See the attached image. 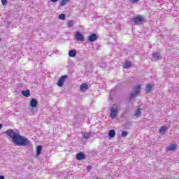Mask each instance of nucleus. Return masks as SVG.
Returning a JSON list of instances; mask_svg holds the SVG:
<instances>
[{"instance_id": "obj_9", "label": "nucleus", "mask_w": 179, "mask_h": 179, "mask_svg": "<svg viewBox=\"0 0 179 179\" xmlns=\"http://www.w3.org/2000/svg\"><path fill=\"white\" fill-rule=\"evenodd\" d=\"M38 105V102L37 101V99H31V101H30L31 107H32L33 108H36Z\"/></svg>"}, {"instance_id": "obj_17", "label": "nucleus", "mask_w": 179, "mask_h": 179, "mask_svg": "<svg viewBox=\"0 0 179 179\" xmlns=\"http://www.w3.org/2000/svg\"><path fill=\"white\" fill-rule=\"evenodd\" d=\"M176 149H177V146L176 145V144H172L167 148V150H171L172 152H174Z\"/></svg>"}, {"instance_id": "obj_26", "label": "nucleus", "mask_w": 179, "mask_h": 179, "mask_svg": "<svg viewBox=\"0 0 179 179\" xmlns=\"http://www.w3.org/2000/svg\"><path fill=\"white\" fill-rule=\"evenodd\" d=\"M1 3L3 6H6V5L8 4V1L7 0H1Z\"/></svg>"}, {"instance_id": "obj_34", "label": "nucleus", "mask_w": 179, "mask_h": 179, "mask_svg": "<svg viewBox=\"0 0 179 179\" xmlns=\"http://www.w3.org/2000/svg\"><path fill=\"white\" fill-rule=\"evenodd\" d=\"M22 1H24V0H22Z\"/></svg>"}, {"instance_id": "obj_29", "label": "nucleus", "mask_w": 179, "mask_h": 179, "mask_svg": "<svg viewBox=\"0 0 179 179\" xmlns=\"http://www.w3.org/2000/svg\"><path fill=\"white\" fill-rule=\"evenodd\" d=\"M131 127H132V124L129 123V125H128L127 128H131Z\"/></svg>"}, {"instance_id": "obj_8", "label": "nucleus", "mask_w": 179, "mask_h": 179, "mask_svg": "<svg viewBox=\"0 0 179 179\" xmlns=\"http://www.w3.org/2000/svg\"><path fill=\"white\" fill-rule=\"evenodd\" d=\"M88 40L89 41H90L91 43H93L94 41H96V40H97V34H92L91 35H90L88 36Z\"/></svg>"}, {"instance_id": "obj_22", "label": "nucleus", "mask_w": 179, "mask_h": 179, "mask_svg": "<svg viewBox=\"0 0 179 179\" xmlns=\"http://www.w3.org/2000/svg\"><path fill=\"white\" fill-rule=\"evenodd\" d=\"M69 1V0H62L60 2L61 6H65V5H66V3H68Z\"/></svg>"}, {"instance_id": "obj_11", "label": "nucleus", "mask_w": 179, "mask_h": 179, "mask_svg": "<svg viewBox=\"0 0 179 179\" xmlns=\"http://www.w3.org/2000/svg\"><path fill=\"white\" fill-rule=\"evenodd\" d=\"M169 129V127L167 126H162L160 129L159 130V134H162V135H164L166 134V131Z\"/></svg>"}, {"instance_id": "obj_13", "label": "nucleus", "mask_w": 179, "mask_h": 179, "mask_svg": "<svg viewBox=\"0 0 179 179\" xmlns=\"http://www.w3.org/2000/svg\"><path fill=\"white\" fill-rule=\"evenodd\" d=\"M132 65V63L131 62L127 61L123 64V68L124 69H128V68H131V66Z\"/></svg>"}, {"instance_id": "obj_7", "label": "nucleus", "mask_w": 179, "mask_h": 179, "mask_svg": "<svg viewBox=\"0 0 179 179\" xmlns=\"http://www.w3.org/2000/svg\"><path fill=\"white\" fill-rule=\"evenodd\" d=\"M152 58L155 61H158L159 59H162V55L159 52H154Z\"/></svg>"}, {"instance_id": "obj_32", "label": "nucleus", "mask_w": 179, "mask_h": 179, "mask_svg": "<svg viewBox=\"0 0 179 179\" xmlns=\"http://www.w3.org/2000/svg\"><path fill=\"white\" fill-rule=\"evenodd\" d=\"M2 128V124H0V129Z\"/></svg>"}, {"instance_id": "obj_4", "label": "nucleus", "mask_w": 179, "mask_h": 179, "mask_svg": "<svg viewBox=\"0 0 179 179\" xmlns=\"http://www.w3.org/2000/svg\"><path fill=\"white\" fill-rule=\"evenodd\" d=\"M141 92V85L134 87L133 93L130 94V99H134Z\"/></svg>"}, {"instance_id": "obj_14", "label": "nucleus", "mask_w": 179, "mask_h": 179, "mask_svg": "<svg viewBox=\"0 0 179 179\" xmlns=\"http://www.w3.org/2000/svg\"><path fill=\"white\" fill-rule=\"evenodd\" d=\"M69 57H71V58H74V57H76V50H71L69 52Z\"/></svg>"}, {"instance_id": "obj_30", "label": "nucleus", "mask_w": 179, "mask_h": 179, "mask_svg": "<svg viewBox=\"0 0 179 179\" xmlns=\"http://www.w3.org/2000/svg\"><path fill=\"white\" fill-rule=\"evenodd\" d=\"M0 179H5V176H0Z\"/></svg>"}, {"instance_id": "obj_12", "label": "nucleus", "mask_w": 179, "mask_h": 179, "mask_svg": "<svg viewBox=\"0 0 179 179\" xmlns=\"http://www.w3.org/2000/svg\"><path fill=\"white\" fill-rule=\"evenodd\" d=\"M88 89H89V85H87V84L86 83H83L80 85L81 92H86V90H87Z\"/></svg>"}, {"instance_id": "obj_15", "label": "nucleus", "mask_w": 179, "mask_h": 179, "mask_svg": "<svg viewBox=\"0 0 179 179\" xmlns=\"http://www.w3.org/2000/svg\"><path fill=\"white\" fill-rule=\"evenodd\" d=\"M22 96H24V97H30V90H27L26 91L23 90L22 91Z\"/></svg>"}, {"instance_id": "obj_24", "label": "nucleus", "mask_w": 179, "mask_h": 179, "mask_svg": "<svg viewBox=\"0 0 179 179\" xmlns=\"http://www.w3.org/2000/svg\"><path fill=\"white\" fill-rule=\"evenodd\" d=\"M65 17H66L65 14H60L59 15V19H60V20H65Z\"/></svg>"}, {"instance_id": "obj_27", "label": "nucleus", "mask_w": 179, "mask_h": 179, "mask_svg": "<svg viewBox=\"0 0 179 179\" xmlns=\"http://www.w3.org/2000/svg\"><path fill=\"white\" fill-rule=\"evenodd\" d=\"M87 170L90 171V170H92V167L90 166H87Z\"/></svg>"}, {"instance_id": "obj_20", "label": "nucleus", "mask_w": 179, "mask_h": 179, "mask_svg": "<svg viewBox=\"0 0 179 179\" xmlns=\"http://www.w3.org/2000/svg\"><path fill=\"white\" fill-rule=\"evenodd\" d=\"M152 90H153V86H152L150 84H148L145 87V91L147 93H149V92H152Z\"/></svg>"}, {"instance_id": "obj_10", "label": "nucleus", "mask_w": 179, "mask_h": 179, "mask_svg": "<svg viewBox=\"0 0 179 179\" xmlns=\"http://www.w3.org/2000/svg\"><path fill=\"white\" fill-rule=\"evenodd\" d=\"M76 159H77V160H83V159H86V156L85 155V154L83 152H78L76 155Z\"/></svg>"}, {"instance_id": "obj_16", "label": "nucleus", "mask_w": 179, "mask_h": 179, "mask_svg": "<svg viewBox=\"0 0 179 179\" xmlns=\"http://www.w3.org/2000/svg\"><path fill=\"white\" fill-rule=\"evenodd\" d=\"M91 135H92L91 132L84 133L83 134V139H90Z\"/></svg>"}, {"instance_id": "obj_28", "label": "nucleus", "mask_w": 179, "mask_h": 179, "mask_svg": "<svg viewBox=\"0 0 179 179\" xmlns=\"http://www.w3.org/2000/svg\"><path fill=\"white\" fill-rule=\"evenodd\" d=\"M139 0H131V1L133 3H135L136 2H138Z\"/></svg>"}, {"instance_id": "obj_2", "label": "nucleus", "mask_w": 179, "mask_h": 179, "mask_svg": "<svg viewBox=\"0 0 179 179\" xmlns=\"http://www.w3.org/2000/svg\"><path fill=\"white\" fill-rule=\"evenodd\" d=\"M117 114H118V106H117V104H113L110 111V118L112 119L115 118V117H117Z\"/></svg>"}, {"instance_id": "obj_5", "label": "nucleus", "mask_w": 179, "mask_h": 179, "mask_svg": "<svg viewBox=\"0 0 179 179\" xmlns=\"http://www.w3.org/2000/svg\"><path fill=\"white\" fill-rule=\"evenodd\" d=\"M68 78L67 75L62 76L59 79V81L57 82V86L59 87H62L64 86V83H65V80Z\"/></svg>"}, {"instance_id": "obj_1", "label": "nucleus", "mask_w": 179, "mask_h": 179, "mask_svg": "<svg viewBox=\"0 0 179 179\" xmlns=\"http://www.w3.org/2000/svg\"><path fill=\"white\" fill-rule=\"evenodd\" d=\"M5 134L11 138L13 143L17 146H29L30 145V140L29 138L21 136L17 129H8Z\"/></svg>"}, {"instance_id": "obj_23", "label": "nucleus", "mask_w": 179, "mask_h": 179, "mask_svg": "<svg viewBox=\"0 0 179 179\" xmlns=\"http://www.w3.org/2000/svg\"><path fill=\"white\" fill-rule=\"evenodd\" d=\"M122 138H126V136H128V131H122Z\"/></svg>"}, {"instance_id": "obj_6", "label": "nucleus", "mask_w": 179, "mask_h": 179, "mask_svg": "<svg viewBox=\"0 0 179 179\" xmlns=\"http://www.w3.org/2000/svg\"><path fill=\"white\" fill-rule=\"evenodd\" d=\"M76 38L78 41H85V38L80 31L76 33Z\"/></svg>"}, {"instance_id": "obj_3", "label": "nucleus", "mask_w": 179, "mask_h": 179, "mask_svg": "<svg viewBox=\"0 0 179 179\" xmlns=\"http://www.w3.org/2000/svg\"><path fill=\"white\" fill-rule=\"evenodd\" d=\"M131 22H133L134 24H142L145 22V17L142 15H138L131 18Z\"/></svg>"}, {"instance_id": "obj_33", "label": "nucleus", "mask_w": 179, "mask_h": 179, "mask_svg": "<svg viewBox=\"0 0 179 179\" xmlns=\"http://www.w3.org/2000/svg\"><path fill=\"white\" fill-rule=\"evenodd\" d=\"M0 41H1V38H0Z\"/></svg>"}, {"instance_id": "obj_18", "label": "nucleus", "mask_w": 179, "mask_h": 179, "mask_svg": "<svg viewBox=\"0 0 179 179\" xmlns=\"http://www.w3.org/2000/svg\"><path fill=\"white\" fill-rule=\"evenodd\" d=\"M41 150H43V147L41 145H38L36 148V156H40L41 155Z\"/></svg>"}, {"instance_id": "obj_25", "label": "nucleus", "mask_w": 179, "mask_h": 179, "mask_svg": "<svg viewBox=\"0 0 179 179\" xmlns=\"http://www.w3.org/2000/svg\"><path fill=\"white\" fill-rule=\"evenodd\" d=\"M73 24H75V22L73 20L68 22V26L69 27H73Z\"/></svg>"}, {"instance_id": "obj_21", "label": "nucleus", "mask_w": 179, "mask_h": 179, "mask_svg": "<svg viewBox=\"0 0 179 179\" xmlns=\"http://www.w3.org/2000/svg\"><path fill=\"white\" fill-rule=\"evenodd\" d=\"M141 110L142 109L141 108H137V110H136L134 116L136 117L137 118H138V117H141Z\"/></svg>"}, {"instance_id": "obj_31", "label": "nucleus", "mask_w": 179, "mask_h": 179, "mask_svg": "<svg viewBox=\"0 0 179 179\" xmlns=\"http://www.w3.org/2000/svg\"><path fill=\"white\" fill-rule=\"evenodd\" d=\"M52 2H58V0H51Z\"/></svg>"}, {"instance_id": "obj_19", "label": "nucleus", "mask_w": 179, "mask_h": 179, "mask_svg": "<svg viewBox=\"0 0 179 179\" xmlns=\"http://www.w3.org/2000/svg\"><path fill=\"white\" fill-rule=\"evenodd\" d=\"M108 136L110 138H114V136H115V130L114 129L110 130L108 131Z\"/></svg>"}]
</instances>
